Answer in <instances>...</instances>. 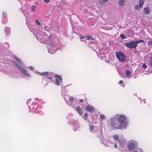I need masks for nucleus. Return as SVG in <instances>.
Masks as SVG:
<instances>
[{"mask_svg":"<svg viewBox=\"0 0 152 152\" xmlns=\"http://www.w3.org/2000/svg\"><path fill=\"white\" fill-rule=\"evenodd\" d=\"M111 125L113 128L116 129H125L123 126L121 125V124L116 119H113L111 121Z\"/></svg>","mask_w":152,"mask_h":152,"instance_id":"obj_1","label":"nucleus"},{"mask_svg":"<svg viewBox=\"0 0 152 152\" xmlns=\"http://www.w3.org/2000/svg\"><path fill=\"white\" fill-rule=\"evenodd\" d=\"M126 118L124 115H120L118 118V121L124 128L125 129L127 125V122L126 121Z\"/></svg>","mask_w":152,"mask_h":152,"instance_id":"obj_2","label":"nucleus"},{"mask_svg":"<svg viewBox=\"0 0 152 152\" xmlns=\"http://www.w3.org/2000/svg\"><path fill=\"white\" fill-rule=\"evenodd\" d=\"M138 43V41L136 40L135 41H132L129 43H125V45L127 48L131 49L133 48L136 49Z\"/></svg>","mask_w":152,"mask_h":152,"instance_id":"obj_3","label":"nucleus"},{"mask_svg":"<svg viewBox=\"0 0 152 152\" xmlns=\"http://www.w3.org/2000/svg\"><path fill=\"white\" fill-rule=\"evenodd\" d=\"M115 55L119 61H125L126 60V56L123 53L121 52H116Z\"/></svg>","mask_w":152,"mask_h":152,"instance_id":"obj_4","label":"nucleus"},{"mask_svg":"<svg viewBox=\"0 0 152 152\" xmlns=\"http://www.w3.org/2000/svg\"><path fill=\"white\" fill-rule=\"evenodd\" d=\"M13 62L15 63L18 67V68L21 71L22 74L25 75L29 77L30 76V75L27 72L26 70L25 69L20 66L14 61H13Z\"/></svg>","mask_w":152,"mask_h":152,"instance_id":"obj_5","label":"nucleus"},{"mask_svg":"<svg viewBox=\"0 0 152 152\" xmlns=\"http://www.w3.org/2000/svg\"><path fill=\"white\" fill-rule=\"evenodd\" d=\"M54 77H56L55 81V84L57 86H59L60 84V82H62V79L61 76L58 75H55Z\"/></svg>","mask_w":152,"mask_h":152,"instance_id":"obj_6","label":"nucleus"},{"mask_svg":"<svg viewBox=\"0 0 152 152\" xmlns=\"http://www.w3.org/2000/svg\"><path fill=\"white\" fill-rule=\"evenodd\" d=\"M136 146V144L133 142H131L128 145V148L130 151H132L135 148Z\"/></svg>","mask_w":152,"mask_h":152,"instance_id":"obj_7","label":"nucleus"},{"mask_svg":"<svg viewBox=\"0 0 152 152\" xmlns=\"http://www.w3.org/2000/svg\"><path fill=\"white\" fill-rule=\"evenodd\" d=\"M41 75H45L47 76H53L54 74L51 72H44L42 73H40Z\"/></svg>","mask_w":152,"mask_h":152,"instance_id":"obj_8","label":"nucleus"},{"mask_svg":"<svg viewBox=\"0 0 152 152\" xmlns=\"http://www.w3.org/2000/svg\"><path fill=\"white\" fill-rule=\"evenodd\" d=\"M86 110L90 113H93L94 111L93 107L91 105H88L86 108Z\"/></svg>","mask_w":152,"mask_h":152,"instance_id":"obj_9","label":"nucleus"},{"mask_svg":"<svg viewBox=\"0 0 152 152\" xmlns=\"http://www.w3.org/2000/svg\"><path fill=\"white\" fill-rule=\"evenodd\" d=\"M76 110L80 115H82L83 111L82 109L81 108H80L79 106H77L76 109Z\"/></svg>","mask_w":152,"mask_h":152,"instance_id":"obj_10","label":"nucleus"},{"mask_svg":"<svg viewBox=\"0 0 152 152\" xmlns=\"http://www.w3.org/2000/svg\"><path fill=\"white\" fill-rule=\"evenodd\" d=\"M150 11V9L148 7H145L144 9L143 12L144 14H148Z\"/></svg>","mask_w":152,"mask_h":152,"instance_id":"obj_11","label":"nucleus"},{"mask_svg":"<svg viewBox=\"0 0 152 152\" xmlns=\"http://www.w3.org/2000/svg\"><path fill=\"white\" fill-rule=\"evenodd\" d=\"M126 0H120L118 1V4L121 6H123L125 3Z\"/></svg>","mask_w":152,"mask_h":152,"instance_id":"obj_12","label":"nucleus"},{"mask_svg":"<svg viewBox=\"0 0 152 152\" xmlns=\"http://www.w3.org/2000/svg\"><path fill=\"white\" fill-rule=\"evenodd\" d=\"M14 59L19 63L20 64H22V62L21 61L20 59L16 57L15 56H13Z\"/></svg>","mask_w":152,"mask_h":152,"instance_id":"obj_13","label":"nucleus"},{"mask_svg":"<svg viewBox=\"0 0 152 152\" xmlns=\"http://www.w3.org/2000/svg\"><path fill=\"white\" fill-rule=\"evenodd\" d=\"M126 75L128 77H130V72L129 70H126L125 72Z\"/></svg>","mask_w":152,"mask_h":152,"instance_id":"obj_14","label":"nucleus"},{"mask_svg":"<svg viewBox=\"0 0 152 152\" xmlns=\"http://www.w3.org/2000/svg\"><path fill=\"white\" fill-rule=\"evenodd\" d=\"M145 0H140L139 1V5L140 7H142L144 2Z\"/></svg>","mask_w":152,"mask_h":152,"instance_id":"obj_15","label":"nucleus"},{"mask_svg":"<svg viewBox=\"0 0 152 152\" xmlns=\"http://www.w3.org/2000/svg\"><path fill=\"white\" fill-rule=\"evenodd\" d=\"M113 138L115 140L118 141V142H120L119 138L117 134H115L113 136Z\"/></svg>","mask_w":152,"mask_h":152,"instance_id":"obj_16","label":"nucleus"},{"mask_svg":"<svg viewBox=\"0 0 152 152\" xmlns=\"http://www.w3.org/2000/svg\"><path fill=\"white\" fill-rule=\"evenodd\" d=\"M86 37L87 38V39L88 40H89L90 39L93 40L94 39V38L93 37H92L91 36H89V35H87Z\"/></svg>","mask_w":152,"mask_h":152,"instance_id":"obj_17","label":"nucleus"},{"mask_svg":"<svg viewBox=\"0 0 152 152\" xmlns=\"http://www.w3.org/2000/svg\"><path fill=\"white\" fill-rule=\"evenodd\" d=\"M108 0H99V2L101 3H105L108 1Z\"/></svg>","mask_w":152,"mask_h":152,"instance_id":"obj_18","label":"nucleus"},{"mask_svg":"<svg viewBox=\"0 0 152 152\" xmlns=\"http://www.w3.org/2000/svg\"><path fill=\"white\" fill-rule=\"evenodd\" d=\"M142 7H140V6L138 5H135L134 7V9H135L136 10H139L140 8H141Z\"/></svg>","mask_w":152,"mask_h":152,"instance_id":"obj_19","label":"nucleus"},{"mask_svg":"<svg viewBox=\"0 0 152 152\" xmlns=\"http://www.w3.org/2000/svg\"><path fill=\"white\" fill-rule=\"evenodd\" d=\"M88 114L87 113H85L83 115L84 118L86 120L88 119Z\"/></svg>","mask_w":152,"mask_h":152,"instance_id":"obj_20","label":"nucleus"},{"mask_svg":"<svg viewBox=\"0 0 152 152\" xmlns=\"http://www.w3.org/2000/svg\"><path fill=\"white\" fill-rule=\"evenodd\" d=\"M120 37L122 39H124L126 38V37L124 34H121L120 35Z\"/></svg>","mask_w":152,"mask_h":152,"instance_id":"obj_21","label":"nucleus"},{"mask_svg":"<svg viewBox=\"0 0 152 152\" xmlns=\"http://www.w3.org/2000/svg\"><path fill=\"white\" fill-rule=\"evenodd\" d=\"M133 152H143V151L141 149L139 148L138 149V151H133Z\"/></svg>","mask_w":152,"mask_h":152,"instance_id":"obj_22","label":"nucleus"},{"mask_svg":"<svg viewBox=\"0 0 152 152\" xmlns=\"http://www.w3.org/2000/svg\"><path fill=\"white\" fill-rule=\"evenodd\" d=\"M36 7L35 5H33L31 7V10L32 11L34 12L35 11V9Z\"/></svg>","mask_w":152,"mask_h":152,"instance_id":"obj_23","label":"nucleus"},{"mask_svg":"<svg viewBox=\"0 0 152 152\" xmlns=\"http://www.w3.org/2000/svg\"><path fill=\"white\" fill-rule=\"evenodd\" d=\"M142 67L145 69H146L147 68V66L145 63H143L142 65Z\"/></svg>","mask_w":152,"mask_h":152,"instance_id":"obj_24","label":"nucleus"},{"mask_svg":"<svg viewBox=\"0 0 152 152\" xmlns=\"http://www.w3.org/2000/svg\"><path fill=\"white\" fill-rule=\"evenodd\" d=\"M105 116L103 115H100V118L101 119H104L105 118Z\"/></svg>","mask_w":152,"mask_h":152,"instance_id":"obj_25","label":"nucleus"},{"mask_svg":"<svg viewBox=\"0 0 152 152\" xmlns=\"http://www.w3.org/2000/svg\"><path fill=\"white\" fill-rule=\"evenodd\" d=\"M35 22L37 25H40V22L38 21V19L36 20Z\"/></svg>","mask_w":152,"mask_h":152,"instance_id":"obj_26","label":"nucleus"},{"mask_svg":"<svg viewBox=\"0 0 152 152\" xmlns=\"http://www.w3.org/2000/svg\"><path fill=\"white\" fill-rule=\"evenodd\" d=\"M74 100V98L73 97H71L69 98V100L70 102H72Z\"/></svg>","mask_w":152,"mask_h":152,"instance_id":"obj_27","label":"nucleus"},{"mask_svg":"<svg viewBox=\"0 0 152 152\" xmlns=\"http://www.w3.org/2000/svg\"><path fill=\"white\" fill-rule=\"evenodd\" d=\"M94 129V126L93 125H91L90 126V130H93Z\"/></svg>","mask_w":152,"mask_h":152,"instance_id":"obj_28","label":"nucleus"},{"mask_svg":"<svg viewBox=\"0 0 152 152\" xmlns=\"http://www.w3.org/2000/svg\"><path fill=\"white\" fill-rule=\"evenodd\" d=\"M7 15L6 13L4 12L3 13L2 17L4 18L6 17Z\"/></svg>","mask_w":152,"mask_h":152,"instance_id":"obj_29","label":"nucleus"},{"mask_svg":"<svg viewBox=\"0 0 152 152\" xmlns=\"http://www.w3.org/2000/svg\"><path fill=\"white\" fill-rule=\"evenodd\" d=\"M148 44L149 45H152V40L149 41L148 42Z\"/></svg>","mask_w":152,"mask_h":152,"instance_id":"obj_30","label":"nucleus"},{"mask_svg":"<svg viewBox=\"0 0 152 152\" xmlns=\"http://www.w3.org/2000/svg\"><path fill=\"white\" fill-rule=\"evenodd\" d=\"M44 2L46 3H49L50 0H43Z\"/></svg>","mask_w":152,"mask_h":152,"instance_id":"obj_31","label":"nucleus"},{"mask_svg":"<svg viewBox=\"0 0 152 152\" xmlns=\"http://www.w3.org/2000/svg\"><path fill=\"white\" fill-rule=\"evenodd\" d=\"M150 65L151 66H152V58H151V60H150Z\"/></svg>","mask_w":152,"mask_h":152,"instance_id":"obj_32","label":"nucleus"},{"mask_svg":"<svg viewBox=\"0 0 152 152\" xmlns=\"http://www.w3.org/2000/svg\"><path fill=\"white\" fill-rule=\"evenodd\" d=\"M138 43L139 42H144V41L142 39H140L138 41Z\"/></svg>","mask_w":152,"mask_h":152,"instance_id":"obj_33","label":"nucleus"},{"mask_svg":"<svg viewBox=\"0 0 152 152\" xmlns=\"http://www.w3.org/2000/svg\"><path fill=\"white\" fill-rule=\"evenodd\" d=\"M29 69L31 70H33L34 69L33 67L31 66L29 67Z\"/></svg>","mask_w":152,"mask_h":152,"instance_id":"obj_34","label":"nucleus"},{"mask_svg":"<svg viewBox=\"0 0 152 152\" xmlns=\"http://www.w3.org/2000/svg\"><path fill=\"white\" fill-rule=\"evenodd\" d=\"M123 82V81L122 80H121L119 81V83L120 84H121V83H122Z\"/></svg>","mask_w":152,"mask_h":152,"instance_id":"obj_35","label":"nucleus"},{"mask_svg":"<svg viewBox=\"0 0 152 152\" xmlns=\"http://www.w3.org/2000/svg\"><path fill=\"white\" fill-rule=\"evenodd\" d=\"M85 37L84 36H82V37H80V39H84V38Z\"/></svg>","mask_w":152,"mask_h":152,"instance_id":"obj_36","label":"nucleus"},{"mask_svg":"<svg viewBox=\"0 0 152 152\" xmlns=\"http://www.w3.org/2000/svg\"><path fill=\"white\" fill-rule=\"evenodd\" d=\"M79 102H82L83 101V99H80L79 100Z\"/></svg>","mask_w":152,"mask_h":152,"instance_id":"obj_37","label":"nucleus"},{"mask_svg":"<svg viewBox=\"0 0 152 152\" xmlns=\"http://www.w3.org/2000/svg\"><path fill=\"white\" fill-rule=\"evenodd\" d=\"M53 76H50V77H49V78H48V79L50 80H51L52 79V77H53Z\"/></svg>","mask_w":152,"mask_h":152,"instance_id":"obj_38","label":"nucleus"},{"mask_svg":"<svg viewBox=\"0 0 152 152\" xmlns=\"http://www.w3.org/2000/svg\"><path fill=\"white\" fill-rule=\"evenodd\" d=\"M114 146H115V148H117V145H116V144H115V145H114Z\"/></svg>","mask_w":152,"mask_h":152,"instance_id":"obj_39","label":"nucleus"},{"mask_svg":"<svg viewBox=\"0 0 152 152\" xmlns=\"http://www.w3.org/2000/svg\"><path fill=\"white\" fill-rule=\"evenodd\" d=\"M35 4H36V5H38V3L37 2H36L35 3Z\"/></svg>","mask_w":152,"mask_h":152,"instance_id":"obj_40","label":"nucleus"},{"mask_svg":"<svg viewBox=\"0 0 152 152\" xmlns=\"http://www.w3.org/2000/svg\"><path fill=\"white\" fill-rule=\"evenodd\" d=\"M122 86H123V87H124L125 86V85H124Z\"/></svg>","mask_w":152,"mask_h":152,"instance_id":"obj_41","label":"nucleus"}]
</instances>
